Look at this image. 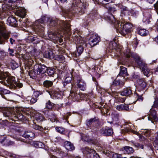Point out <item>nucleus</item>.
<instances>
[{
	"label": "nucleus",
	"instance_id": "11",
	"mask_svg": "<svg viewBox=\"0 0 158 158\" xmlns=\"http://www.w3.org/2000/svg\"><path fill=\"white\" fill-rule=\"evenodd\" d=\"M83 152L86 155L87 158H100L96 151L93 149L89 148L88 147L83 148Z\"/></svg>",
	"mask_w": 158,
	"mask_h": 158
},
{
	"label": "nucleus",
	"instance_id": "55",
	"mask_svg": "<svg viewBox=\"0 0 158 158\" xmlns=\"http://www.w3.org/2000/svg\"><path fill=\"white\" fill-rule=\"evenodd\" d=\"M135 145L136 147L138 148H139L143 149V146L142 144H141L139 143H136L135 144Z\"/></svg>",
	"mask_w": 158,
	"mask_h": 158
},
{
	"label": "nucleus",
	"instance_id": "23",
	"mask_svg": "<svg viewBox=\"0 0 158 158\" xmlns=\"http://www.w3.org/2000/svg\"><path fill=\"white\" fill-rule=\"evenodd\" d=\"M77 89V88H75L74 89L72 88L70 91V94L69 96H71L74 99V100H77L80 97V95L76 92Z\"/></svg>",
	"mask_w": 158,
	"mask_h": 158
},
{
	"label": "nucleus",
	"instance_id": "32",
	"mask_svg": "<svg viewBox=\"0 0 158 158\" xmlns=\"http://www.w3.org/2000/svg\"><path fill=\"white\" fill-rule=\"evenodd\" d=\"M81 139L84 141L88 143H89L92 141V140L89 139L88 136L84 134H81Z\"/></svg>",
	"mask_w": 158,
	"mask_h": 158
},
{
	"label": "nucleus",
	"instance_id": "6",
	"mask_svg": "<svg viewBox=\"0 0 158 158\" xmlns=\"http://www.w3.org/2000/svg\"><path fill=\"white\" fill-rule=\"evenodd\" d=\"M48 22L50 26H55L57 23H59L61 30L64 32L65 31L69 32L70 31V24L69 22L59 20L56 19L50 18Z\"/></svg>",
	"mask_w": 158,
	"mask_h": 158
},
{
	"label": "nucleus",
	"instance_id": "17",
	"mask_svg": "<svg viewBox=\"0 0 158 158\" xmlns=\"http://www.w3.org/2000/svg\"><path fill=\"white\" fill-rule=\"evenodd\" d=\"M99 37L96 35H93L89 40V43L91 47H93L96 45L99 42Z\"/></svg>",
	"mask_w": 158,
	"mask_h": 158
},
{
	"label": "nucleus",
	"instance_id": "21",
	"mask_svg": "<svg viewBox=\"0 0 158 158\" xmlns=\"http://www.w3.org/2000/svg\"><path fill=\"white\" fill-rule=\"evenodd\" d=\"M22 136L28 140H32L35 137V135L34 133L30 131H25L22 135Z\"/></svg>",
	"mask_w": 158,
	"mask_h": 158
},
{
	"label": "nucleus",
	"instance_id": "64",
	"mask_svg": "<svg viewBox=\"0 0 158 158\" xmlns=\"http://www.w3.org/2000/svg\"><path fill=\"white\" fill-rule=\"evenodd\" d=\"M154 41L158 42V36L156 37L154 39Z\"/></svg>",
	"mask_w": 158,
	"mask_h": 158
},
{
	"label": "nucleus",
	"instance_id": "44",
	"mask_svg": "<svg viewBox=\"0 0 158 158\" xmlns=\"http://www.w3.org/2000/svg\"><path fill=\"white\" fill-rule=\"evenodd\" d=\"M53 105V103L51 102L50 100H48L46 103V108L48 109H51L52 108Z\"/></svg>",
	"mask_w": 158,
	"mask_h": 158
},
{
	"label": "nucleus",
	"instance_id": "38",
	"mask_svg": "<svg viewBox=\"0 0 158 158\" xmlns=\"http://www.w3.org/2000/svg\"><path fill=\"white\" fill-rule=\"evenodd\" d=\"M50 18H48L45 16L42 17L41 19L38 20V22L41 24H43L46 22H48Z\"/></svg>",
	"mask_w": 158,
	"mask_h": 158
},
{
	"label": "nucleus",
	"instance_id": "57",
	"mask_svg": "<svg viewBox=\"0 0 158 158\" xmlns=\"http://www.w3.org/2000/svg\"><path fill=\"white\" fill-rule=\"evenodd\" d=\"M14 50L13 49H10V48L8 49V52H9V54L10 56H14V55L13 54L14 53Z\"/></svg>",
	"mask_w": 158,
	"mask_h": 158
},
{
	"label": "nucleus",
	"instance_id": "33",
	"mask_svg": "<svg viewBox=\"0 0 158 158\" xmlns=\"http://www.w3.org/2000/svg\"><path fill=\"white\" fill-rule=\"evenodd\" d=\"M96 1L98 4L102 5H106V7L107 8L108 6L107 4L109 3L110 1L109 0H96Z\"/></svg>",
	"mask_w": 158,
	"mask_h": 158
},
{
	"label": "nucleus",
	"instance_id": "36",
	"mask_svg": "<svg viewBox=\"0 0 158 158\" xmlns=\"http://www.w3.org/2000/svg\"><path fill=\"white\" fill-rule=\"evenodd\" d=\"M43 84L44 87L48 88L52 85L53 82L51 81L46 80L43 82Z\"/></svg>",
	"mask_w": 158,
	"mask_h": 158
},
{
	"label": "nucleus",
	"instance_id": "60",
	"mask_svg": "<svg viewBox=\"0 0 158 158\" xmlns=\"http://www.w3.org/2000/svg\"><path fill=\"white\" fill-rule=\"evenodd\" d=\"M155 9L156 10H158V1L154 5Z\"/></svg>",
	"mask_w": 158,
	"mask_h": 158
},
{
	"label": "nucleus",
	"instance_id": "18",
	"mask_svg": "<svg viewBox=\"0 0 158 158\" xmlns=\"http://www.w3.org/2000/svg\"><path fill=\"white\" fill-rule=\"evenodd\" d=\"M98 119L96 117H95L87 120L86 124L88 127H96L98 125Z\"/></svg>",
	"mask_w": 158,
	"mask_h": 158
},
{
	"label": "nucleus",
	"instance_id": "40",
	"mask_svg": "<svg viewBox=\"0 0 158 158\" xmlns=\"http://www.w3.org/2000/svg\"><path fill=\"white\" fill-rule=\"evenodd\" d=\"M129 126H128L127 125H126V128L124 129V131L125 132H128L129 131H131L134 134H135L137 135H139V134L138 132L137 131H134L133 130L131 129V128H130L129 127Z\"/></svg>",
	"mask_w": 158,
	"mask_h": 158
},
{
	"label": "nucleus",
	"instance_id": "53",
	"mask_svg": "<svg viewBox=\"0 0 158 158\" xmlns=\"http://www.w3.org/2000/svg\"><path fill=\"white\" fill-rule=\"evenodd\" d=\"M67 86H64V87L67 89H72V88H73L72 87L73 86V83L72 82V83H67Z\"/></svg>",
	"mask_w": 158,
	"mask_h": 158
},
{
	"label": "nucleus",
	"instance_id": "34",
	"mask_svg": "<svg viewBox=\"0 0 158 158\" xmlns=\"http://www.w3.org/2000/svg\"><path fill=\"white\" fill-rule=\"evenodd\" d=\"M35 118L38 122L43 121L44 118L43 116L39 113H36L34 116Z\"/></svg>",
	"mask_w": 158,
	"mask_h": 158
},
{
	"label": "nucleus",
	"instance_id": "9",
	"mask_svg": "<svg viewBox=\"0 0 158 158\" xmlns=\"http://www.w3.org/2000/svg\"><path fill=\"white\" fill-rule=\"evenodd\" d=\"M44 56L46 58H52L58 60L61 62H64V58L62 55H55L52 51L49 50L45 52L44 54Z\"/></svg>",
	"mask_w": 158,
	"mask_h": 158
},
{
	"label": "nucleus",
	"instance_id": "31",
	"mask_svg": "<svg viewBox=\"0 0 158 158\" xmlns=\"http://www.w3.org/2000/svg\"><path fill=\"white\" fill-rule=\"evenodd\" d=\"M127 69L123 67H120V71L118 75L123 77L124 76H127Z\"/></svg>",
	"mask_w": 158,
	"mask_h": 158
},
{
	"label": "nucleus",
	"instance_id": "26",
	"mask_svg": "<svg viewBox=\"0 0 158 158\" xmlns=\"http://www.w3.org/2000/svg\"><path fill=\"white\" fill-rule=\"evenodd\" d=\"M77 86L82 90H84L85 89L86 84L82 79L77 81Z\"/></svg>",
	"mask_w": 158,
	"mask_h": 158
},
{
	"label": "nucleus",
	"instance_id": "19",
	"mask_svg": "<svg viewBox=\"0 0 158 158\" xmlns=\"http://www.w3.org/2000/svg\"><path fill=\"white\" fill-rule=\"evenodd\" d=\"M69 73L70 74L69 76H67L65 78L64 86H66L67 83H72L71 81L72 79H75V77L73 72H70L69 71Z\"/></svg>",
	"mask_w": 158,
	"mask_h": 158
},
{
	"label": "nucleus",
	"instance_id": "20",
	"mask_svg": "<svg viewBox=\"0 0 158 158\" xmlns=\"http://www.w3.org/2000/svg\"><path fill=\"white\" fill-rule=\"evenodd\" d=\"M100 131L101 134L105 136L111 135L113 133L112 129L107 127L102 128Z\"/></svg>",
	"mask_w": 158,
	"mask_h": 158
},
{
	"label": "nucleus",
	"instance_id": "27",
	"mask_svg": "<svg viewBox=\"0 0 158 158\" xmlns=\"http://www.w3.org/2000/svg\"><path fill=\"white\" fill-rule=\"evenodd\" d=\"M132 94V90L130 88L124 89L121 92V95L122 96H129Z\"/></svg>",
	"mask_w": 158,
	"mask_h": 158
},
{
	"label": "nucleus",
	"instance_id": "61",
	"mask_svg": "<svg viewBox=\"0 0 158 158\" xmlns=\"http://www.w3.org/2000/svg\"><path fill=\"white\" fill-rule=\"evenodd\" d=\"M124 11H126L127 12H128V9L127 7H123V13Z\"/></svg>",
	"mask_w": 158,
	"mask_h": 158
},
{
	"label": "nucleus",
	"instance_id": "12",
	"mask_svg": "<svg viewBox=\"0 0 158 158\" xmlns=\"http://www.w3.org/2000/svg\"><path fill=\"white\" fill-rule=\"evenodd\" d=\"M106 8L108 10L109 13H110V14L109 16H107L106 17H105L106 20L110 23L114 24L117 21L115 19L114 17L112 15V13L115 11V8L109 6H108Z\"/></svg>",
	"mask_w": 158,
	"mask_h": 158
},
{
	"label": "nucleus",
	"instance_id": "16",
	"mask_svg": "<svg viewBox=\"0 0 158 158\" xmlns=\"http://www.w3.org/2000/svg\"><path fill=\"white\" fill-rule=\"evenodd\" d=\"M149 114V116L148 117V120L151 121L154 123V122L156 123L158 121V118L156 115V112L155 110L151 109Z\"/></svg>",
	"mask_w": 158,
	"mask_h": 158
},
{
	"label": "nucleus",
	"instance_id": "25",
	"mask_svg": "<svg viewBox=\"0 0 158 158\" xmlns=\"http://www.w3.org/2000/svg\"><path fill=\"white\" fill-rule=\"evenodd\" d=\"M122 151L124 154H130L133 153L134 150L133 148L129 146H126L122 148Z\"/></svg>",
	"mask_w": 158,
	"mask_h": 158
},
{
	"label": "nucleus",
	"instance_id": "52",
	"mask_svg": "<svg viewBox=\"0 0 158 158\" xmlns=\"http://www.w3.org/2000/svg\"><path fill=\"white\" fill-rule=\"evenodd\" d=\"M33 128L36 130H38L42 131L43 128L41 126H39L37 125H35L33 126Z\"/></svg>",
	"mask_w": 158,
	"mask_h": 158
},
{
	"label": "nucleus",
	"instance_id": "1",
	"mask_svg": "<svg viewBox=\"0 0 158 158\" xmlns=\"http://www.w3.org/2000/svg\"><path fill=\"white\" fill-rule=\"evenodd\" d=\"M21 0H5L2 5L3 11H0V18L2 19L6 17L8 13V10L16 9L15 14L21 18H24L26 15L25 9L21 7Z\"/></svg>",
	"mask_w": 158,
	"mask_h": 158
},
{
	"label": "nucleus",
	"instance_id": "62",
	"mask_svg": "<svg viewBox=\"0 0 158 158\" xmlns=\"http://www.w3.org/2000/svg\"><path fill=\"white\" fill-rule=\"evenodd\" d=\"M148 140L146 138L145 140L144 141H143V143H144V144L147 145L148 144Z\"/></svg>",
	"mask_w": 158,
	"mask_h": 158
},
{
	"label": "nucleus",
	"instance_id": "8",
	"mask_svg": "<svg viewBox=\"0 0 158 158\" xmlns=\"http://www.w3.org/2000/svg\"><path fill=\"white\" fill-rule=\"evenodd\" d=\"M10 32L5 29L3 23H0V44H4L10 36Z\"/></svg>",
	"mask_w": 158,
	"mask_h": 158
},
{
	"label": "nucleus",
	"instance_id": "35",
	"mask_svg": "<svg viewBox=\"0 0 158 158\" xmlns=\"http://www.w3.org/2000/svg\"><path fill=\"white\" fill-rule=\"evenodd\" d=\"M49 37H51L52 39L53 40H58L59 42L60 43H61L63 42V40L62 39H59V37L58 36L56 33H53L52 34L50 35Z\"/></svg>",
	"mask_w": 158,
	"mask_h": 158
},
{
	"label": "nucleus",
	"instance_id": "37",
	"mask_svg": "<svg viewBox=\"0 0 158 158\" xmlns=\"http://www.w3.org/2000/svg\"><path fill=\"white\" fill-rule=\"evenodd\" d=\"M46 73L49 76H52L55 73V69L52 68H48V69Z\"/></svg>",
	"mask_w": 158,
	"mask_h": 158
},
{
	"label": "nucleus",
	"instance_id": "24",
	"mask_svg": "<svg viewBox=\"0 0 158 158\" xmlns=\"http://www.w3.org/2000/svg\"><path fill=\"white\" fill-rule=\"evenodd\" d=\"M64 145L67 150L71 151L75 149V147L73 144L70 142L65 141L64 143Z\"/></svg>",
	"mask_w": 158,
	"mask_h": 158
},
{
	"label": "nucleus",
	"instance_id": "15",
	"mask_svg": "<svg viewBox=\"0 0 158 158\" xmlns=\"http://www.w3.org/2000/svg\"><path fill=\"white\" fill-rule=\"evenodd\" d=\"M42 94L43 92L42 91H35L34 92L32 98L31 97H28L27 98V100L28 102L30 101V103L31 104H34L37 101V98L40 95Z\"/></svg>",
	"mask_w": 158,
	"mask_h": 158
},
{
	"label": "nucleus",
	"instance_id": "3",
	"mask_svg": "<svg viewBox=\"0 0 158 158\" xmlns=\"http://www.w3.org/2000/svg\"><path fill=\"white\" fill-rule=\"evenodd\" d=\"M22 109L21 108H7L3 112V115L15 121L18 120H22L24 119Z\"/></svg>",
	"mask_w": 158,
	"mask_h": 158
},
{
	"label": "nucleus",
	"instance_id": "4",
	"mask_svg": "<svg viewBox=\"0 0 158 158\" xmlns=\"http://www.w3.org/2000/svg\"><path fill=\"white\" fill-rule=\"evenodd\" d=\"M78 31L77 30L73 31V34L72 35L73 40L75 41L76 44H77V51L75 53L76 56L80 55L82 52L84 48L86 47L87 44L82 37L79 35H76V33L77 34Z\"/></svg>",
	"mask_w": 158,
	"mask_h": 158
},
{
	"label": "nucleus",
	"instance_id": "54",
	"mask_svg": "<svg viewBox=\"0 0 158 158\" xmlns=\"http://www.w3.org/2000/svg\"><path fill=\"white\" fill-rule=\"evenodd\" d=\"M126 98H122V97H119L118 98V101L119 102L123 103L124 102L126 99Z\"/></svg>",
	"mask_w": 158,
	"mask_h": 158
},
{
	"label": "nucleus",
	"instance_id": "48",
	"mask_svg": "<svg viewBox=\"0 0 158 158\" xmlns=\"http://www.w3.org/2000/svg\"><path fill=\"white\" fill-rule=\"evenodd\" d=\"M154 146L155 149L156 150H158V139L156 138L155 139L153 144Z\"/></svg>",
	"mask_w": 158,
	"mask_h": 158
},
{
	"label": "nucleus",
	"instance_id": "51",
	"mask_svg": "<svg viewBox=\"0 0 158 158\" xmlns=\"http://www.w3.org/2000/svg\"><path fill=\"white\" fill-rule=\"evenodd\" d=\"M27 42H32L35 40L34 38L32 36H28L27 38Z\"/></svg>",
	"mask_w": 158,
	"mask_h": 158
},
{
	"label": "nucleus",
	"instance_id": "49",
	"mask_svg": "<svg viewBox=\"0 0 158 158\" xmlns=\"http://www.w3.org/2000/svg\"><path fill=\"white\" fill-rule=\"evenodd\" d=\"M142 134L146 136L150 135L151 134V131L148 130H144L142 131Z\"/></svg>",
	"mask_w": 158,
	"mask_h": 158
},
{
	"label": "nucleus",
	"instance_id": "56",
	"mask_svg": "<svg viewBox=\"0 0 158 158\" xmlns=\"http://www.w3.org/2000/svg\"><path fill=\"white\" fill-rule=\"evenodd\" d=\"M120 82L119 81H117L116 80H115L113 82V85H118L120 84Z\"/></svg>",
	"mask_w": 158,
	"mask_h": 158
},
{
	"label": "nucleus",
	"instance_id": "13",
	"mask_svg": "<svg viewBox=\"0 0 158 158\" xmlns=\"http://www.w3.org/2000/svg\"><path fill=\"white\" fill-rule=\"evenodd\" d=\"M48 92L51 97L54 99H58L62 97V93L58 89H53L51 91H48Z\"/></svg>",
	"mask_w": 158,
	"mask_h": 158
},
{
	"label": "nucleus",
	"instance_id": "30",
	"mask_svg": "<svg viewBox=\"0 0 158 158\" xmlns=\"http://www.w3.org/2000/svg\"><path fill=\"white\" fill-rule=\"evenodd\" d=\"M142 70L144 75L146 76L147 77H149L152 74L150 72V69L147 68V65L145 67H143Z\"/></svg>",
	"mask_w": 158,
	"mask_h": 158
},
{
	"label": "nucleus",
	"instance_id": "2",
	"mask_svg": "<svg viewBox=\"0 0 158 158\" xmlns=\"http://www.w3.org/2000/svg\"><path fill=\"white\" fill-rule=\"evenodd\" d=\"M0 82L9 86L10 88H15L16 87H22V83L17 82L15 77L11 76L8 72H3L0 70Z\"/></svg>",
	"mask_w": 158,
	"mask_h": 158
},
{
	"label": "nucleus",
	"instance_id": "29",
	"mask_svg": "<svg viewBox=\"0 0 158 158\" xmlns=\"http://www.w3.org/2000/svg\"><path fill=\"white\" fill-rule=\"evenodd\" d=\"M137 82L139 86L142 88H145L146 86V83L142 78L138 79L137 80Z\"/></svg>",
	"mask_w": 158,
	"mask_h": 158
},
{
	"label": "nucleus",
	"instance_id": "63",
	"mask_svg": "<svg viewBox=\"0 0 158 158\" xmlns=\"http://www.w3.org/2000/svg\"><path fill=\"white\" fill-rule=\"evenodd\" d=\"M4 93H5V94H9L10 92L9 91L7 90L6 89L4 90V91H3Z\"/></svg>",
	"mask_w": 158,
	"mask_h": 158
},
{
	"label": "nucleus",
	"instance_id": "7",
	"mask_svg": "<svg viewBox=\"0 0 158 158\" xmlns=\"http://www.w3.org/2000/svg\"><path fill=\"white\" fill-rule=\"evenodd\" d=\"M86 5L82 2L81 0H73L72 7L73 10V12L79 15L82 14L84 13Z\"/></svg>",
	"mask_w": 158,
	"mask_h": 158
},
{
	"label": "nucleus",
	"instance_id": "5",
	"mask_svg": "<svg viewBox=\"0 0 158 158\" xmlns=\"http://www.w3.org/2000/svg\"><path fill=\"white\" fill-rule=\"evenodd\" d=\"M114 24L117 31L123 35H125L130 32L132 27L131 24L124 21H117Z\"/></svg>",
	"mask_w": 158,
	"mask_h": 158
},
{
	"label": "nucleus",
	"instance_id": "10",
	"mask_svg": "<svg viewBox=\"0 0 158 158\" xmlns=\"http://www.w3.org/2000/svg\"><path fill=\"white\" fill-rule=\"evenodd\" d=\"M48 69V67L44 64H38L34 66V71L38 74H41L43 75V77H46V72Z\"/></svg>",
	"mask_w": 158,
	"mask_h": 158
},
{
	"label": "nucleus",
	"instance_id": "47",
	"mask_svg": "<svg viewBox=\"0 0 158 158\" xmlns=\"http://www.w3.org/2000/svg\"><path fill=\"white\" fill-rule=\"evenodd\" d=\"M6 55V53L4 50H0V59H3Z\"/></svg>",
	"mask_w": 158,
	"mask_h": 158
},
{
	"label": "nucleus",
	"instance_id": "46",
	"mask_svg": "<svg viewBox=\"0 0 158 158\" xmlns=\"http://www.w3.org/2000/svg\"><path fill=\"white\" fill-rule=\"evenodd\" d=\"M56 131L61 134H64V129L62 127H57L56 128Z\"/></svg>",
	"mask_w": 158,
	"mask_h": 158
},
{
	"label": "nucleus",
	"instance_id": "14",
	"mask_svg": "<svg viewBox=\"0 0 158 158\" xmlns=\"http://www.w3.org/2000/svg\"><path fill=\"white\" fill-rule=\"evenodd\" d=\"M131 56L134 58L138 65L142 69H143V67H144L147 65L145 63L141 60L140 57L137 54L131 53Z\"/></svg>",
	"mask_w": 158,
	"mask_h": 158
},
{
	"label": "nucleus",
	"instance_id": "42",
	"mask_svg": "<svg viewBox=\"0 0 158 158\" xmlns=\"http://www.w3.org/2000/svg\"><path fill=\"white\" fill-rule=\"evenodd\" d=\"M10 66L12 69H14L18 67L19 65L15 60H12L10 62Z\"/></svg>",
	"mask_w": 158,
	"mask_h": 158
},
{
	"label": "nucleus",
	"instance_id": "45",
	"mask_svg": "<svg viewBox=\"0 0 158 158\" xmlns=\"http://www.w3.org/2000/svg\"><path fill=\"white\" fill-rule=\"evenodd\" d=\"M155 96V100L154 104L152 106V108H158V96L157 97V95L156 94Z\"/></svg>",
	"mask_w": 158,
	"mask_h": 158
},
{
	"label": "nucleus",
	"instance_id": "28",
	"mask_svg": "<svg viewBox=\"0 0 158 158\" xmlns=\"http://www.w3.org/2000/svg\"><path fill=\"white\" fill-rule=\"evenodd\" d=\"M116 109L119 111L126 110L128 111L129 108L128 105L121 104L119 105H117L116 106Z\"/></svg>",
	"mask_w": 158,
	"mask_h": 158
},
{
	"label": "nucleus",
	"instance_id": "41",
	"mask_svg": "<svg viewBox=\"0 0 158 158\" xmlns=\"http://www.w3.org/2000/svg\"><path fill=\"white\" fill-rule=\"evenodd\" d=\"M34 145L36 148H44L45 147L43 143L40 142H35L34 143Z\"/></svg>",
	"mask_w": 158,
	"mask_h": 158
},
{
	"label": "nucleus",
	"instance_id": "43",
	"mask_svg": "<svg viewBox=\"0 0 158 158\" xmlns=\"http://www.w3.org/2000/svg\"><path fill=\"white\" fill-rule=\"evenodd\" d=\"M4 141L3 144L4 145L9 146L10 145H12L14 144L13 142L11 141L10 140L6 139V138H4Z\"/></svg>",
	"mask_w": 158,
	"mask_h": 158
},
{
	"label": "nucleus",
	"instance_id": "59",
	"mask_svg": "<svg viewBox=\"0 0 158 158\" xmlns=\"http://www.w3.org/2000/svg\"><path fill=\"white\" fill-rule=\"evenodd\" d=\"M139 137L140 138V141H143H143H144V140H145L146 139L144 136L141 135H139Z\"/></svg>",
	"mask_w": 158,
	"mask_h": 158
},
{
	"label": "nucleus",
	"instance_id": "22",
	"mask_svg": "<svg viewBox=\"0 0 158 158\" xmlns=\"http://www.w3.org/2000/svg\"><path fill=\"white\" fill-rule=\"evenodd\" d=\"M17 23V21L13 17H9L7 20V24L11 26H17L18 25Z\"/></svg>",
	"mask_w": 158,
	"mask_h": 158
},
{
	"label": "nucleus",
	"instance_id": "39",
	"mask_svg": "<svg viewBox=\"0 0 158 158\" xmlns=\"http://www.w3.org/2000/svg\"><path fill=\"white\" fill-rule=\"evenodd\" d=\"M138 33L142 36H145L148 34V31L144 29H141L139 30Z\"/></svg>",
	"mask_w": 158,
	"mask_h": 158
},
{
	"label": "nucleus",
	"instance_id": "58",
	"mask_svg": "<svg viewBox=\"0 0 158 158\" xmlns=\"http://www.w3.org/2000/svg\"><path fill=\"white\" fill-rule=\"evenodd\" d=\"M10 44H15V39H14L12 38H10Z\"/></svg>",
	"mask_w": 158,
	"mask_h": 158
},
{
	"label": "nucleus",
	"instance_id": "50",
	"mask_svg": "<svg viewBox=\"0 0 158 158\" xmlns=\"http://www.w3.org/2000/svg\"><path fill=\"white\" fill-rule=\"evenodd\" d=\"M131 15L134 17L137 16L139 14L138 11L134 10H131Z\"/></svg>",
	"mask_w": 158,
	"mask_h": 158
}]
</instances>
